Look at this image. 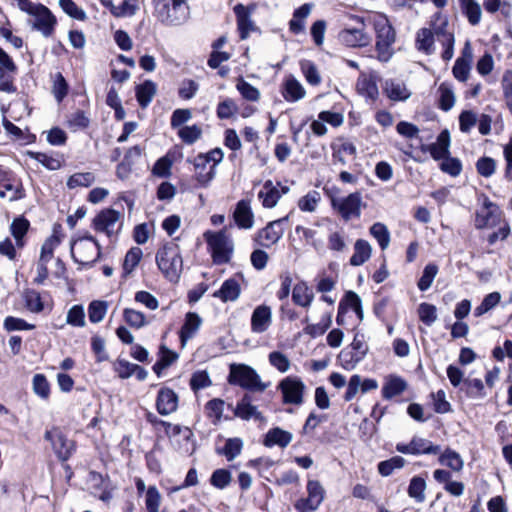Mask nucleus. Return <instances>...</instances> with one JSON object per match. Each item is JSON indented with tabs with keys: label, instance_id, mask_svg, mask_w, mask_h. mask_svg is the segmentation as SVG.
Instances as JSON below:
<instances>
[{
	"label": "nucleus",
	"instance_id": "obj_1",
	"mask_svg": "<svg viewBox=\"0 0 512 512\" xmlns=\"http://www.w3.org/2000/svg\"><path fill=\"white\" fill-rule=\"evenodd\" d=\"M368 22L373 25L375 31V48L378 53V59L381 62H388L394 54L392 45L396 40L395 29L383 14L376 15L373 21L368 20Z\"/></svg>",
	"mask_w": 512,
	"mask_h": 512
},
{
	"label": "nucleus",
	"instance_id": "obj_2",
	"mask_svg": "<svg viewBox=\"0 0 512 512\" xmlns=\"http://www.w3.org/2000/svg\"><path fill=\"white\" fill-rule=\"evenodd\" d=\"M156 263L169 281H178L183 267L179 246L174 242L165 243L156 254Z\"/></svg>",
	"mask_w": 512,
	"mask_h": 512
},
{
	"label": "nucleus",
	"instance_id": "obj_3",
	"mask_svg": "<svg viewBox=\"0 0 512 512\" xmlns=\"http://www.w3.org/2000/svg\"><path fill=\"white\" fill-rule=\"evenodd\" d=\"M368 351L369 346L366 343L365 335L357 331L353 341L340 351L338 361L345 370L350 371L364 360Z\"/></svg>",
	"mask_w": 512,
	"mask_h": 512
},
{
	"label": "nucleus",
	"instance_id": "obj_4",
	"mask_svg": "<svg viewBox=\"0 0 512 512\" xmlns=\"http://www.w3.org/2000/svg\"><path fill=\"white\" fill-rule=\"evenodd\" d=\"M204 238L211 251L212 258L216 264H224L230 261L233 253V241L225 231L204 233Z\"/></svg>",
	"mask_w": 512,
	"mask_h": 512
},
{
	"label": "nucleus",
	"instance_id": "obj_5",
	"mask_svg": "<svg viewBox=\"0 0 512 512\" xmlns=\"http://www.w3.org/2000/svg\"><path fill=\"white\" fill-rule=\"evenodd\" d=\"M228 381L252 391H264L266 389V385L261 382L257 372L244 364L230 365Z\"/></svg>",
	"mask_w": 512,
	"mask_h": 512
},
{
	"label": "nucleus",
	"instance_id": "obj_6",
	"mask_svg": "<svg viewBox=\"0 0 512 512\" xmlns=\"http://www.w3.org/2000/svg\"><path fill=\"white\" fill-rule=\"evenodd\" d=\"M325 194L329 197L332 208L337 211L344 220H349L352 216L359 217L361 214V194L360 192L350 193L346 197H337L332 194V189L325 186Z\"/></svg>",
	"mask_w": 512,
	"mask_h": 512
},
{
	"label": "nucleus",
	"instance_id": "obj_7",
	"mask_svg": "<svg viewBox=\"0 0 512 512\" xmlns=\"http://www.w3.org/2000/svg\"><path fill=\"white\" fill-rule=\"evenodd\" d=\"M351 20L355 26L346 27L339 33V40L348 47H364L370 44L371 36L365 32L366 20L364 17L352 15Z\"/></svg>",
	"mask_w": 512,
	"mask_h": 512
},
{
	"label": "nucleus",
	"instance_id": "obj_8",
	"mask_svg": "<svg viewBox=\"0 0 512 512\" xmlns=\"http://www.w3.org/2000/svg\"><path fill=\"white\" fill-rule=\"evenodd\" d=\"M23 11L33 16L32 27L34 29L40 31L44 37L52 35L56 18L46 6L31 2L30 6Z\"/></svg>",
	"mask_w": 512,
	"mask_h": 512
},
{
	"label": "nucleus",
	"instance_id": "obj_9",
	"mask_svg": "<svg viewBox=\"0 0 512 512\" xmlns=\"http://www.w3.org/2000/svg\"><path fill=\"white\" fill-rule=\"evenodd\" d=\"M74 260L80 264L94 262L100 255V247L93 236H86L76 240L71 246Z\"/></svg>",
	"mask_w": 512,
	"mask_h": 512
},
{
	"label": "nucleus",
	"instance_id": "obj_10",
	"mask_svg": "<svg viewBox=\"0 0 512 512\" xmlns=\"http://www.w3.org/2000/svg\"><path fill=\"white\" fill-rule=\"evenodd\" d=\"M159 19L167 25H181L190 17V9L185 0H172V5L168 3L158 10Z\"/></svg>",
	"mask_w": 512,
	"mask_h": 512
},
{
	"label": "nucleus",
	"instance_id": "obj_11",
	"mask_svg": "<svg viewBox=\"0 0 512 512\" xmlns=\"http://www.w3.org/2000/svg\"><path fill=\"white\" fill-rule=\"evenodd\" d=\"M121 216V213L114 209H104L94 218L93 227L97 232L113 237L121 229Z\"/></svg>",
	"mask_w": 512,
	"mask_h": 512
},
{
	"label": "nucleus",
	"instance_id": "obj_12",
	"mask_svg": "<svg viewBox=\"0 0 512 512\" xmlns=\"http://www.w3.org/2000/svg\"><path fill=\"white\" fill-rule=\"evenodd\" d=\"M17 66L13 59L0 47V91L5 93L16 92L14 84Z\"/></svg>",
	"mask_w": 512,
	"mask_h": 512
},
{
	"label": "nucleus",
	"instance_id": "obj_13",
	"mask_svg": "<svg viewBox=\"0 0 512 512\" xmlns=\"http://www.w3.org/2000/svg\"><path fill=\"white\" fill-rule=\"evenodd\" d=\"M44 438L51 443L59 460L66 461L70 458L74 450V443L68 440L58 428L46 431Z\"/></svg>",
	"mask_w": 512,
	"mask_h": 512
},
{
	"label": "nucleus",
	"instance_id": "obj_14",
	"mask_svg": "<svg viewBox=\"0 0 512 512\" xmlns=\"http://www.w3.org/2000/svg\"><path fill=\"white\" fill-rule=\"evenodd\" d=\"M287 219L288 216H285L281 219L272 221L265 228L258 231L255 237L256 243L266 248H269L272 245L276 244L283 236L284 229L282 228L281 225Z\"/></svg>",
	"mask_w": 512,
	"mask_h": 512
},
{
	"label": "nucleus",
	"instance_id": "obj_15",
	"mask_svg": "<svg viewBox=\"0 0 512 512\" xmlns=\"http://www.w3.org/2000/svg\"><path fill=\"white\" fill-rule=\"evenodd\" d=\"M290 191L289 186L282 185L280 182L274 184L271 180H267L258 196L262 199V205L265 208H273L278 203L282 195Z\"/></svg>",
	"mask_w": 512,
	"mask_h": 512
},
{
	"label": "nucleus",
	"instance_id": "obj_16",
	"mask_svg": "<svg viewBox=\"0 0 512 512\" xmlns=\"http://www.w3.org/2000/svg\"><path fill=\"white\" fill-rule=\"evenodd\" d=\"M303 387V383L297 378H284L279 383L283 401L290 404H300L302 402Z\"/></svg>",
	"mask_w": 512,
	"mask_h": 512
},
{
	"label": "nucleus",
	"instance_id": "obj_17",
	"mask_svg": "<svg viewBox=\"0 0 512 512\" xmlns=\"http://www.w3.org/2000/svg\"><path fill=\"white\" fill-rule=\"evenodd\" d=\"M179 398L174 390L162 387L156 398V409L160 415L167 416L174 413L178 408Z\"/></svg>",
	"mask_w": 512,
	"mask_h": 512
},
{
	"label": "nucleus",
	"instance_id": "obj_18",
	"mask_svg": "<svg viewBox=\"0 0 512 512\" xmlns=\"http://www.w3.org/2000/svg\"><path fill=\"white\" fill-rule=\"evenodd\" d=\"M272 324V310L267 305L257 306L251 315V331L256 334L266 332Z\"/></svg>",
	"mask_w": 512,
	"mask_h": 512
},
{
	"label": "nucleus",
	"instance_id": "obj_19",
	"mask_svg": "<svg viewBox=\"0 0 512 512\" xmlns=\"http://www.w3.org/2000/svg\"><path fill=\"white\" fill-rule=\"evenodd\" d=\"M194 177L201 187H208L216 175L214 165H209L208 160L204 156L197 155L193 161Z\"/></svg>",
	"mask_w": 512,
	"mask_h": 512
},
{
	"label": "nucleus",
	"instance_id": "obj_20",
	"mask_svg": "<svg viewBox=\"0 0 512 512\" xmlns=\"http://www.w3.org/2000/svg\"><path fill=\"white\" fill-rule=\"evenodd\" d=\"M307 491L308 497L298 500L295 504L299 512H313L320 505V484L317 481H309Z\"/></svg>",
	"mask_w": 512,
	"mask_h": 512
},
{
	"label": "nucleus",
	"instance_id": "obj_21",
	"mask_svg": "<svg viewBox=\"0 0 512 512\" xmlns=\"http://www.w3.org/2000/svg\"><path fill=\"white\" fill-rule=\"evenodd\" d=\"M383 93L392 101L402 102L410 98L411 92L404 82L395 79H385L382 83Z\"/></svg>",
	"mask_w": 512,
	"mask_h": 512
},
{
	"label": "nucleus",
	"instance_id": "obj_22",
	"mask_svg": "<svg viewBox=\"0 0 512 512\" xmlns=\"http://www.w3.org/2000/svg\"><path fill=\"white\" fill-rule=\"evenodd\" d=\"M408 387L407 381L396 374H390L386 377L381 389L382 397L385 400H391L401 395Z\"/></svg>",
	"mask_w": 512,
	"mask_h": 512
},
{
	"label": "nucleus",
	"instance_id": "obj_23",
	"mask_svg": "<svg viewBox=\"0 0 512 512\" xmlns=\"http://www.w3.org/2000/svg\"><path fill=\"white\" fill-rule=\"evenodd\" d=\"M236 225L241 229H251L254 225V214L251 209L250 201L240 200L233 213Z\"/></svg>",
	"mask_w": 512,
	"mask_h": 512
},
{
	"label": "nucleus",
	"instance_id": "obj_24",
	"mask_svg": "<svg viewBox=\"0 0 512 512\" xmlns=\"http://www.w3.org/2000/svg\"><path fill=\"white\" fill-rule=\"evenodd\" d=\"M377 79L378 76L376 74L360 75L356 83L358 93L367 99L376 100L379 95Z\"/></svg>",
	"mask_w": 512,
	"mask_h": 512
},
{
	"label": "nucleus",
	"instance_id": "obj_25",
	"mask_svg": "<svg viewBox=\"0 0 512 512\" xmlns=\"http://www.w3.org/2000/svg\"><path fill=\"white\" fill-rule=\"evenodd\" d=\"M202 325V318L195 312H188L185 315L184 324L180 329V341L185 346L187 341L192 339Z\"/></svg>",
	"mask_w": 512,
	"mask_h": 512
},
{
	"label": "nucleus",
	"instance_id": "obj_26",
	"mask_svg": "<svg viewBox=\"0 0 512 512\" xmlns=\"http://www.w3.org/2000/svg\"><path fill=\"white\" fill-rule=\"evenodd\" d=\"M0 198L8 201L21 198L19 181L11 178L6 172L3 173V177L0 179Z\"/></svg>",
	"mask_w": 512,
	"mask_h": 512
},
{
	"label": "nucleus",
	"instance_id": "obj_27",
	"mask_svg": "<svg viewBox=\"0 0 512 512\" xmlns=\"http://www.w3.org/2000/svg\"><path fill=\"white\" fill-rule=\"evenodd\" d=\"M234 13L237 17V26L240 32V37L241 39H246L249 36V33L254 29L253 22L250 18L251 10L242 4H238L234 7Z\"/></svg>",
	"mask_w": 512,
	"mask_h": 512
},
{
	"label": "nucleus",
	"instance_id": "obj_28",
	"mask_svg": "<svg viewBox=\"0 0 512 512\" xmlns=\"http://www.w3.org/2000/svg\"><path fill=\"white\" fill-rule=\"evenodd\" d=\"M241 288L238 281L234 278L225 280L221 288L214 292L215 298L221 299L223 302L236 301L240 296Z\"/></svg>",
	"mask_w": 512,
	"mask_h": 512
},
{
	"label": "nucleus",
	"instance_id": "obj_29",
	"mask_svg": "<svg viewBox=\"0 0 512 512\" xmlns=\"http://www.w3.org/2000/svg\"><path fill=\"white\" fill-rule=\"evenodd\" d=\"M372 247L364 239H357L354 244V253L349 259L351 266H361L371 257Z\"/></svg>",
	"mask_w": 512,
	"mask_h": 512
},
{
	"label": "nucleus",
	"instance_id": "obj_30",
	"mask_svg": "<svg viewBox=\"0 0 512 512\" xmlns=\"http://www.w3.org/2000/svg\"><path fill=\"white\" fill-rule=\"evenodd\" d=\"M410 441L413 455H436L441 451L440 445L425 438L413 436Z\"/></svg>",
	"mask_w": 512,
	"mask_h": 512
},
{
	"label": "nucleus",
	"instance_id": "obj_31",
	"mask_svg": "<svg viewBox=\"0 0 512 512\" xmlns=\"http://www.w3.org/2000/svg\"><path fill=\"white\" fill-rule=\"evenodd\" d=\"M462 14L467 18L472 26H476L481 21V6L475 0H458Z\"/></svg>",
	"mask_w": 512,
	"mask_h": 512
},
{
	"label": "nucleus",
	"instance_id": "obj_32",
	"mask_svg": "<svg viewBox=\"0 0 512 512\" xmlns=\"http://www.w3.org/2000/svg\"><path fill=\"white\" fill-rule=\"evenodd\" d=\"M292 441V434L281 428L270 429L264 439V445L272 447L278 445L280 447H286Z\"/></svg>",
	"mask_w": 512,
	"mask_h": 512
},
{
	"label": "nucleus",
	"instance_id": "obj_33",
	"mask_svg": "<svg viewBox=\"0 0 512 512\" xmlns=\"http://www.w3.org/2000/svg\"><path fill=\"white\" fill-rule=\"evenodd\" d=\"M438 94V108L444 112L450 111L455 104V94L452 85L448 82L441 83L438 87Z\"/></svg>",
	"mask_w": 512,
	"mask_h": 512
},
{
	"label": "nucleus",
	"instance_id": "obj_34",
	"mask_svg": "<svg viewBox=\"0 0 512 512\" xmlns=\"http://www.w3.org/2000/svg\"><path fill=\"white\" fill-rule=\"evenodd\" d=\"M305 96V90L299 81L293 76L286 78L283 97L286 101L296 102Z\"/></svg>",
	"mask_w": 512,
	"mask_h": 512
},
{
	"label": "nucleus",
	"instance_id": "obj_35",
	"mask_svg": "<svg viewBox=\"0 0 512 512\" xmlns=\"http://www.w3.org/2000/svg\"><path fill=\"white\" fill-rule=\"evenodd\" d=\"M426 487L427 484L425 478L421 475H415L409 481L407 494L417 503H422L425 500Z\"/></svg>",
	"mask_w": 512,
	"mask_h": 512
},
{
	"label": "nucleus",
	"instance_id": "obj_36",
	"mask_svg": "<svg viewBox=\"0 0 512 512\" xmlns=\"http://www.w3.org/2000/svg\"><path fill=\"white\" fill-rule=\"evenodd\" d=\"M156 94V84L151 80H146L136 86V98L142 108H146Z\"/></svg>",
	"mask_w": 512,
	"mask_h": 512
},
{
	"label": "nucleus",
	"instance_id": "obj_37",
	"mask_svg": "<svg viewBox=\"0 0 512 512\" xmlns=\"http://www.w3.org/2000/svg\"><path fill=\"white\" fill-rule=\"evenodd\" d=\"M235 415L243 420H249L251 418L261 419V413L257 410L256 406L251 404V399L248 395H245L240 402H238Z\"/></svg>",
	"mask_w": 512,
	"mask_h": 512
},
{
	"label": "nucleus",
	"instance_id": "obj_38",
	"mask_svg": "<svg viewBox=\"0 0 512 512\" xmlns=\"http://www.w3.org/2000/svg\"><path fill=\"white\" fill-rule=\"evenodd\" d=\"M438 460L441 465H445L455 472L461 471L464 466V461L461 455L449 447L441 453Z\"/></svg>",
	"mask_w": 512,
	"mask_h": 512
},
{
	"label": "nucleus",
	"instance_id": "obj_39",
	"mask_svg": "<svg viewBox=\"0 0 512 512\" xmlns=\"http://www.w3.org/2000/svg\"><path fill=\"white\" fill-rule=\"evenodd\" d=\"M416 48L418 51L430 55L433 52L434 33L429 28H421L416 34Z\"/></svg>",
	"mask_w": 512,
	"mask_h": 512
},
{
	"label": "nucleus",
	"instance_id": "obj_40",
	"mask_svg": "<svg viewBox=\"0 0 512 512\" xmlns=\"http://www.w3.org/2000/svg\"><path fill=\"white\" fill-rule=\"evenodd\" d=\"M406 460L402 456H393L389 459L380 461L377 464L378 473L382 477L390 476L394 470L404 467Z\"/></svg>",
	"mask_w": 512,
	"mask_h": 512
},
{
	"label": "nucleus",
	"instance_id": "obj_41",
	"mask_svg": "<svg viewBox=\"0 0 512 512\" xmlns=\"http://www.w3.org/2000/svg\"><path fill=\"white\" fill-rule=\"evenodd\" d=\"M313 292L306 283L300 282L295 285L292 293L293 301L303 307L310 305L313 300Z\"/></svg>",
	"mask_w": 512,
	"mask_h": 512
},
{
	"label": "nucleus",
	"instance_id": "obj_42",
	"mask_svg": "<svg viewBox=\"0 0 512 512\" xmlns=\"http://www.w3.org/2000/svg\"><path fill=\"white\" fill-rule=\"evenodd\" d=\"M438 270V266L433 262L423 268L422 275L417 281V287L421 292H425L431 287Z\"/></svg>",
	"mask_w": 512,
	"mask_h": 512
},
{
	"label": "nucleus",
	"instance_id": "obj_43",
	"mask_svg": "<svg viewBox=\"0 0 512 512\" xmlns=\"http://www.w3.org/2000/svg\"><path fill=\"white\" fill-rule=\"evenodd\" d=\"M123 319L130 327L135 329H141L149 323L143 312L132 308L123 310Z\"/></svg>",
	"mask_w": 512,
	"mask_h": 512
},
{
	"label": "nucleus",
	"instance_id": "obj_44",
	"mask_svg": "<svg viewBox=\"0 0 512 512\" xmlns=\"http://www.w3.org/2000/svg\"><path fill=\"white\" fill-rule=\"evenodd\" d=\"M370 234L377 240L379 247L385 250L390 243V232L381 222H375L369 229Z\"/></svg>",
	"mask_w": 512,
	"mask_h": 512
},
{
	"label": "nucleus",
	"instance_id": "obj_45",
	"mask_svg": "<svg viewBox=\"0 0 512 512\" xmlns=\"http://www.w3.org/2000/svg\"><path fill=\"white\" fill-rule=\"evenodd\" d=\"M147 512H159L162 496L156 486H149L144 496Z\"/></svg>",
	"mask_w": 512,
	"mask_h": 512
},
{
	"label": "nucleus",
	"instance_id": "obj_46",
	"mask_svg": "<svg viewBox=\"0 0 512 512\" xmlns=\"http://www.w3.org/2000/svg\"><path fill=\"white\" fill-rule=\"evenodd\" d=\"M420 321L426 326H431L437 320V308L434 304L422 302L417 308Z\"/></svg>",
	"mask_w": 512,
	"mask_h": 512
},
{
	"label": "nucleus",
	"instance_id": "obj_47",
	"mask_svg": "<svg viewBox=\"0 0 512 512\" xmlns=\"http://www.w3.org/2000/svg\"><path fill=\"white\" fill-rule=\"evenodd\" d=\"M95 182V176L91 172H81L71 175L67 180V187L75 189L79 187H89Z\"/></svg>",
	"mask_w": 512,
	"mask_h": 512
},
{
	"label": "nucleus",
	"instance_id": "obj_48",
	"mask_svg": "<svg viewBox=\"0 0 512 512\" xmlns=\"http://www.w3.org/2000/svg\"><path fill=\"white\" fill-rule=\"evenodd\" d=\"M242 449V439L238 437L229 438L226 440L224 447L219 451V453L223 454L228 461H232L241 454Z\"/></svg>",
	"mask_w": 512,
	"mask_h": 512
},
{
	"label": "nucleus",
	"instance_id": "obj_49",
	"mask_svg": "<svg viewBox=\"0 0 512 512\" xmlns=\"http://www.w3.org/2000/svg\"><path fill=\"white\" fill-rule=\"evenodd\" d=\"M108 310V303L106 301L94 300L88 306V316L92 323L101 322Z\"/></svg>",
	"mask_w": 512,
	"mask_h": 512
},
{
	"label": "nucleus",
	"instance_id": "obj_50",
	"mask_svg": "<svg viewBox=\"0 0 512 512\" xmlns=\"http://www.w3.org/2000/svg\"><path fill=\"white\" fill-rule=\"evenodd\" d=\"M69 85L63 75L57 72L53 76L52 94L58 103L62 102L67 96Z\"/></svg>",
	"mask_w": 512,
	"mask_h": 512
},
{
	"label": "nucleus",
	"instance_id": "obj_51",
	"mask_svg": "<svg viewBox=\"0 0 512 512\" xmlns=\"http://www.w3.org/2000/svg\"><path fill=\"white\" fill-rule=\"evenodd\" d=\"M225 402L222 399L215 398L207 402L205 411L214 424H217L223 415Z\"/></svg>",
	"mask_w": 512,
	"mask_h": 512
},
{
	"label": "nucleus",
	"instance_id": "obj_52",
	"mask_svg": "<svg viewBox=\"0 0 512 512\" xmlns=\"http://www.w3.org/2000/svg\"><path fill=\"white\" fill-rule=\"evenodd\" d=\"M439 168L443 173H446L451 177H457L462 172V162L459 158L452 157L450 154L440 162Z\"/></svg>",
	"mask_w": 512,
	"mask_h": 512
},
{
	"label": "nucleus",
	"instance_id": "obj_53",
	"mask_svg": "<svg viewBox=\"0 0 512 512\" xmlns=\"http://www.w3.org/2000/svg\"><path fill=\"white\" fill-rule=\"evenodd\" d=\"M115 10L114 17L116 18L133 17L140 10V1L124 0Z\"/></svg>",
	"mask_w": 512,
	"mask_h": 512
},
{
	"label": "nucleus",
	"instance_id": "obj_54",
	"mask_svg": "<svg viewBox=\"0 0 512 512\" xmlns=\"http://www.w3.org/2000/svg\"><path fill=\"white\" fill-rule=\"evenodd\" d=\"M499 223V213L494 211H486V213L476 212L475 228L482 230L489 226H495Z\"/></svg>",
	"mask_w": 512,
	"mask_h": 512
},
{
	"label": "nucleus",
	"instance_id": "obj_55",
	"mask_svg": "<svg viewBox=\"0 0 512 512\" xmlns=\"http://www.w3.org/2000/svg\"><path fill=\"white\" fill-rule=\"evenodd\" d=\"M268 360L270 365L277 369L280 373H286L291 367L289 358L280 351L271 352L268 355Z\"/></svg>",
	"mask_w": 512,
	"mask_h": 512
},
{
	"label": "nucleus",
	"instance_id": "obj_56",
	"mask_svg": "<svg viewBox=\"0 0 512 512\" xmlns=\"http://www.w3.org/2000/svg\"><path fill=\"white\" fill-rule=\"evenodd\" d=\"M60 242L61 239L56 234L48 237L41 247L39 260L49 262L53 258L54 250L60 244Z\"/></svg>",
	"mask_w": 512,
	"mask_h": 512
},
{
	"label": "nucleus",
	"instance_id": "obj_57",
	"mask_svg": "<svg viewBox=\"0 0 512 512\" xmlns=\"http://www.w3.org/2000/svg\"><path fill=\"white\" fill-rule=\"evenodd\" d=\"M478 117L472 110H462L459 114V130L462 133H469L471 129L476 125Z\"/></svg>",
	"mask_w": 512,
	"mask_h": 512
},
{
	"label": "nucleus",
	"instance_id": "obj_58",
	"mask_svg": "<svg viewBox=\"0 0 512 512\" xmlns=\"http://www.w3.org/2000/svg\"><path fill=\"white\" fill-rule=\"evenodd\" d=\"M236 88L242 97L248 101L256 102L260 98V91L244 79H239Z\"/></svg>",
	"mask_w": 512,
	"mask_h": 512
},
{
	"label": "nucleus",
	"instance_id": "obj_59",
	"mask_svg": "<svg viewBox=\"0 0 512 512\" xmlns=\"http://www.w3.org/2000/svg\"><path fill=\"white\" fill-rule=\"evenodd\" d=\"M496 161L489 156H482L476 162V170L482 177L488 178L495 173Z\"/></svg>",
	"mask_w": 512,
	"mask_h": 512
},
{
	"label": "nucleus",
	"instance_id": "obj_60",
	"mask_svg": "<svg viewBox=\"0 0 512 512\" xmlns=\"http://www.w3.org/2000/svg\"><path fill=\"white\" fill-rule=\"evenodd\" d=\"M34 393L42 399H48L50 385L43 374H35L32 381Z\"/></svg>",
	"mask_w": 512,
	"mask_h": 512
},
{
	"label": "nucleus",
	"instance_id": "obj_61",
	"mask_svg": "<svg viewBox=\"0 0 512 512\" xmlns=\"http://www.w3.org/2000/svg\"><path fill=\"white\" fill-rule=\"evenodd\" d=\"M232 480V475L230 471L226 469H217L215 470L210 478V483L217 489L226 488Z\"/></svg>",
	"mask_w": 512,
	"mask_h": 512
},
{
	"label": "nucleus",
	"instance_id": "obj_62",
	"mask_svg": "<svg viewBox=\"0 0 512 512\" xmlns=\"http://www.w3.org/2000/svg\"><path fill=\"white\" fill-rule=\"evenodd\" d=\"M66 322L75 327H84L86 322L83 307L81 305L72 306L67 313Z\"/></svg>",
	"mask_w": 512,
	"mask_h": 512
},
{
	"label": "nucleus",
	"instance_id": "obj_63",
	"mask_svg": "<svg viewBox=\"0 0 512 512\" xmlns=\"http://www.w3.org/2000/svg\"><path fill=\"white\" fill-rule=\"evenodd\" d=\"M212 385V381L207 371L200 370L193 373L190 379V387L193 391L207 388Z\"/></svg>",
	"mask_w": 512,
	"mask_h": 512
},
{
	"label": "nucleus",
	"instance_id": "obj_64",
	"mask_svg": "<svg viewBox=\"0 0 512 512\" xmlns=\"http://www.w3.org/2000/svg\"><path fill=\"white\" fill-rule=\"evenodd\" d=\"M202 134V130L197 125L183 126L178 131V136L187 144L196 142Z\"/></svg>",
	"mask_w": 512,
	"mask_h": 512
}]
</instances>
